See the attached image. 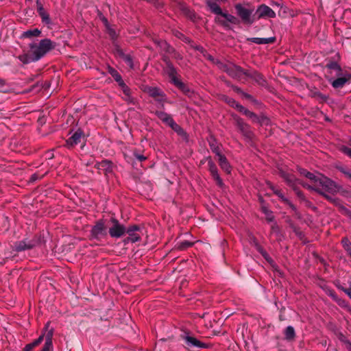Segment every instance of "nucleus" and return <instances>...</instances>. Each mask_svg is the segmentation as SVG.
<instances>
[{"label":"nucleus","instance_id":"obj_1","mask_svg":"<svg viewBox=\"0 0 351 351\" xmlns=\"http://www.w3.org/2000/svg\"><path fill=\"white\" fill-rule=\"evenodd\" d=\"M299 171L301 175L307 178L311 182V184H304L305 187L317 191L328 200L336 204L338 199L326 194L327 193L334 194L338 191L337 185L335 182L322 174L316 176L304 169H300Z\"/></svg>","mask_w":351,"mask_h":351},{"label":"nucleus","instance_id":"obj_2","mask_svg":"<svg viewBox=\"0 0 351 351\" xmlns=\"http://www.w3.org/2000/svg\"><path fill=\"white\" fill-rule=\"evenodd\" d=\"M55 45L48 38L43 39L39 43H32L29 45V51L33 56L32 60L38 61L43 58L48 51L53 49Z\"/></svg>","mask_w":351,"mask_h":351},{"label":"nucleus","instance_id":"obj_3","mask_svg":"<svg viewBox=\"0 0 351 351\" xmlns=\"http://www.w3.org/2000/svg\"><path fill=\"white\" fill-rule=\"evenodd\" d=\"M235 10L244 24L252 25L256 21L255 14H253L254 10L249 9L240 3L235 5Z\"/></svg>","mask_w":351,"mask_h":351},{"label":"nucleus","instance_id":"obj_4","mask_svg":"<svg viewBox=\"0 0 351 351\" xmlns=\"http://www.w3.org/2000/svg\"><path fill=\"white\" fill-rule=\"evenodd\" d=\"M219 67L228 75L234 79H241L247 73L240 66L232 63H219Z\"/></svg>","mask_w":351,"mask_h":351},{"label":"nucleus","instance_id":"obj_5","mask_svg":"<svg viewBox=\"0 0 351 351\" xmlns=\"http://www.w3.org/2000/svg\"><path fill=\"white\" fill-rule=\"evenodd\" d=\"M142 90L147 93L150 97H153L156 101L163 108L164 103L166 101V97L164 93L160 89L156 87L149 86H143Z\"/></svg>","mask_w":351,"mask_h":351},{"label":"nucleus","instance_id":"obj_6","mask_svg":"<svg viewBox=\"0 0 351 351\" xmlns=\"http://www.w3.org/2000/svg\"><path fill=\"white\" fill-rule=\"evenodd\" d=\"M107 236V227L104 221H98L92 228L90 237L93 239L101 241Z\"/></svg>","mask_w":351,"mask_h":351},{"label":"nucleus","instance_id":"obj_7","mask_svg":"<svg viewBox=\"0 0 351 351\" xmlns=\"http://www.w3.org/2000/svg\"><path fill=\"white\" fill-rule=\"evenodd\" d=\"M181 337L184 341L186 348L189 350H193L195 348H206L208 347L206 343L201 342L189 333L182 335Z\"/></svg>","mask_w":351,"mask_h":351},{"label":"nucleus","instance_id":"obj_8","mask_svg":"<svg viewBox=\"0 0 351 351\" xmlns=\"http://www.w3.org/2000/svg\"><path fill=\"white\" fill-rule=\"evenodd\" d=\"M256 21L259 19H274L276 17V12L268 5L261 4L258 5L254 13Z\"/></svg>","mask_w":351,"mask_h":351},{"label":"nucleus","instance_id":"obj_9","mask_svg":"<svg viewBox=\"0 0 351 351\" xmlns=\"http://www.w3.org/2000/svg\"><path fill=\"white\" fill-rule=\"evenodd\" d=\"M112 226L109 228V234L112 238H120L125 234V227L115 218L111 219Z\"/></svg>","mask_w":351,"mask_h":351},{"label":"nucleus","instance_id":"obj_10","mask_svg":"<svg viewBox=\"0 0 351 351\" xmlns=\"http://www.w3.org/2000/svg\"><path fill=\"white\" fill-rule=\"evenodd\" d=\"M234 119L237 128L243 136L247 140H252L254 137V133L251 130L250 125L238 116H234Z\"/></svg>","mask_w":351,"mask_h":351},{"label":"nucleus","instance_id":"obj_11","mask_svg":"<svg viewBox=\"0 0 351 351\" xmlns=\"http://www.w3.org/2000/svg\"><path fill=\"white\" fill-rule=\"evenodd\" d=\"M335 76L337 77V79L332 80L330 78L328 80L335 88H342L351 79V75L348 73L342 72L341 74H337Z\"/></svg>","mask_w":351,"mask_h":351},{"label":"nucleus","instance_id":"obj_12","mask_svg":"<svg viewBox=\"0 0 351 351\" xmlns=\"http://www.w3.org/2000/svg\"><path fill=\"white\" fill-rule=\"evenodd\" d=\"M37 241L34 239H25L14 243V249L17 252L30 250L36 245Z\"/></svg>","mask_w":351,"mask_h":351},{"label":"nucleus","instance_id":"obj_13","mask_svg":"<svg viewBox=\"0 0 351 351\" xmlns=\"http://www.w3.org/2000/svg\"><path fill=\"white\" fill-rule=\"evenodd\" d=\"M141 230L139 226L132 225L126 228L125 233L132 239V243H135L141 240V235L138 233Z\"/></svg>","mask_w":351,"mask_h":351},{"label":"nucleus","instance_id":"obj_14","mask_svg":"<svg viewBox=\"0 0 351 351\" xmlns=\"http://www.w3.org/2000/svg\"><path fill=\"white\" fill-rule=\"evenodd\" d=\"M208 167L209 171L212 175L213 179L216 181L217 184L219 186L222 187L223 186V182L218 173V170L216 165L213 161L210 160L208 161Z\"/></svg>","mask_w":351,"mask_h":351},{"label":"nucleus","instance_id":"obj_15","mask_svg":"<svg viewBox=\"0 0 351 351\" xmlns=\"http://www.w3.org/2000/svg\"><path fill=\"white\" fill-rule=\"evenodd\" d=\"M269 185L270 189L273 191L274 193L276 194L282 200V202L289 205L293 210H296L295 206L287 198L285 197L280 189H277L270 183Z\"/></svg>","mask_w":351,"mask_h":351},{"label":"nucleus","instance_id":"obj_16","mask_svg":"<svg viewBox=\"0 0 351 351\" xmlns=\"http://www.w3.org/2000/svg\"><path fill=\"white\" fill-rule=\"evenodd\" d=\"M83 135V132L81 130H77L67 141L66 146L68 147H72L80 142V139Z\"/></svg>","mask_w":351,"mask_h":351},{"label":"nucleus","instance_id":"obj_17","mask_svg":"<svg viewBox=\"0 0 351 351\" xmlns=\"http://www.w3.org/2000/svg\"><path fill=\"white\" fill-rule=\"evenodd\" d=\"M247 40L257 45H266L274 43L276 40V38H249Z\"/></svg>","mask_w":351,"mask_h":351},{"label":"nucleus","instance_id":"obj_18","mask_svg":"<svg viewBox=\"0 0 351 351\" xmlns=\"http://www.w3.org/2000/svg\"><path fill=\"white\" fill-rule=\"evenodd\" d=\"M221 16H223L226 20V21H221L219 19H218V21L222 25H223L225 27H228V23H230L232 24H237L239 23V20L234 16H233L232 14H228V13H226V12H223Z\"/></svg>","mask_w":351,"mask_h":351},{"label":"nucleus","instance_id":"obj_19","mask_svg":"<svg viewBox=\"0 0 351 351\" xmlns=\"http://www.w3.org/2000/svg\"><path fill=\"white\" fill-rule=\"evenodd\" d=\"M95 167L100 171L105 173L112 171V163L107 160H104L95 165Z\"/></svg>","mask_w":351,"mask_h":351},{"label":"nucleus","instance_id":"obj_20","mask_svg":"<svg viewBox=\"0 0 351 351\" xmlns=\"http://www.w3.org/2000/svg\"><path fill=\"white\" fill-rule=\"evenodd\" d=\"M217 157L221 168L227 173H230L231 172V166L230 165L226 156L221 154H219Z\"/></svg>","mask_w":351,"mask_h":351},{"label":"nucleus","instance_id":"obj_21","mask_svg":"<svg viewBox=\"0 0 351 351\" xmlns=\"http://www.w3.org/2000/svg\"><path fill=\"white\" fill-rule=\"evenodd\" d=\"M165 72L169 77L171 82L172 83H173L175 81H176L178 79L177 77V71L171 63H170V62L167 63Z\"/></svg>","mask_w":351,"mask_h":351},{"label":"nucleus","instance_id":"obj_22","mask_svg":"<svg viewBox=\"0 0 351 351\" xmlns=\"http://www.w3.org/2000/svg\"><path fill=\"white\" fill-rule=\"evenodd\" d=\"M155 114L166 125H170L173 121V118L169 114L163 111H156Z\"/></svg>","mask_w":351,"mask_h":351},{"label":"nucleus","instance_id":"obj_23","mask_svg":"<svg viewBox=\"0 0 351 351\" xmlns=\"http://www.w3.org/2000/svg\"><path fill=\"white\" fill-rule=\"evenodd\" d=\"M206 3L213 13L217 15L222 14L223 12L221 8L213 0H206Z\"/></svg>","mask_w":351,"mask_h":351},{"label":"nucleus","instance_id":"obj_24","mask_svg":"<svg viewBox=\"0 0 351 351\" xmlns=\"http://www.w3.org/2000/svg\"><path fill=\"white\" fill-rule=\"evenodd\" d=\"M326 67L329 72L331 74L334 73L335 75L337 74H341V73H342L341 66L337 62H330L326 65Z\"/></svg>","mask_w":351,"mask_h":351},{"label":"nucleus","instance_id":"obj_25","mask_svg":"<svg viewBox=\"0 0 351 351\" xmlns=\"http://www.w3.org/2000/svg\"><path fill=\"white\" fill-rule=\"evenodd\" d=\"M108 71L111 75V76L114 79V80L119 84V85L123 84V80H122L121 75L115 69L109 66L108 67Z\"/></svg>","mask_w":351,"mask_h":351},{"label":"nucleus","instance_id":"obj_26","mask_svg":"<svg viewBox=\"0 0 351 351\" xmlns=\"http://www.w3.org/2000/svg\"><path fill=\"white\" fill-rule=\"evenodd\" d=\"M43 338L44 335H42L32 343L27 344L24 348L23 351H32L34 348L38 346L43 341Z\"/></svg>","mask_w":351,"mask_h":351},{"label":"nucleus","instance_id":"obj_27","mask_svg":"<svg viewBox=\"0 0 351 351\" xmlns=\"http://www.w3.org/2000/svg\"><path fill=\"white\" fill-rule=\"evenodd\" d=\"M285 337L287 341H292L295 339V332L293 327L289 326L285 330Z\"/></svg>","mask_w":351,"mask_h":351},{"label":"nucleus","instance_id":"obj_28","mask_svg":"<svg viewBox=\"0 0 351 351\" xmlns=\"http://www.w3.org/2000/svg\"><path fill=\"white\" fill-rule=\"evenodd\" d=\"M176 87H178L181 91H182L184 94L189 95L190 93L189 88L182 81L178 79L173 83Z\"/></svg>","mask_w":351,"mask_h":351},{"label":"nucleus","instance_id":"obj_29","mask_svg":"<svg viewBox=\"0 0 351 351\" xmlns=\"http://www.w3.org/2000/svg\"><path fill=\"white\" fill-rule=\"evenodd\" d=\"M41 32L37 29L35 28L34 29H29L26 32H24L22 34V37L23 38H32V37H37L40 34Z\"/></svg>","mask_w":351,"mask_h":351},{"label":"nucleus","instance_id":"obj_30","mask_svg":"<svg viewBox=\"0 0 351 351\" xmlns=\"http://www.w3.org/2000/svg\"><path fill=\"white\" fill-rule=\"evenodd\" d=\"M38 12V14L42 19V21L46 24H50L51 20L49 18V14L45 10L44 8H39V10H37Z\"/></svg>","mask_w":351,"mask_h":351},{"label":"nucleus","instance_id":"obj_31","mask_svg":"<svg viewBox=\"0 0 351 351\" xmlns=\"http://www.w3.org/2000/svg\"><path fill=\"white\" fill-rule=\"evenodd\" d=\"M18 58L23 64H28L31 62H36V60H32L33 56H32L30 51L28 53H23L20 55Z\"/></svg>","mask_w":351,"mask_h":351},{"label":"nucleus","instance_id":"obj_32","mask_svg":"<svg viewBox=\"0 0 351 351\" xmlns=\"http://www.w3.org/2000/svg\"><path fill=\"white\" fill-rule=\"evenodd\" d=\"M282 177L285 180L287 184L290 186H293L295 184V178L292 174H289L285 172H282Z\"/></svg>","mask_w":351,"mask_h":351},{"label":"nucleus","instance_id":"obj_33","mask_svg":"<svg viewBox=\"0 0 351 351\" xmlns=\"http://www.w3.org/2000/svg\"><path fill=\"white\" fill-rule=\"evenodd\" d=\"M122 89L124 95H125L126 98L125 100L128 102L132 103L133 102V98L130 96V88L126 86L125 82H123V84L119 85Z\"/></svg>","mask_w":351,"mask_h":351},{"label":"nucleus","instance_id":"obj_34","mask_svg":"<svg viewBox=\"0 0 351 351\" xmlns=\"http://www.w3.org/2000/svg\"><path fill=\"white\" fill-rule=\"evenodd\" d=\"M221 99L230 106L233 107L234 108L236 107V105L238 104V102H237L233 98L229 97L226 95H223L221 97Z\"/></svg>","mask_w":351,"mask_h":351},{"label":"nucleus","instance_id":"obj_35","mask_svg":"<svg viewBox=\"0 0 351 351\" xmlns=\"http://www.w3.org/2000/svg\"><path fill=\"white\" fill-rule=\"evenodd\" d=\"M262 210H263V213L265 215L267 221H268L269 222H271L274 221V216L273 215V213L271 210H268L265 207H263L262 208Z\"/></svg>","mask_w":351,"mask_h":351},{"label":"nucleus","instance_id":"obj_36","mask_svg":"<svg viewBox=\"0 0 351 351\" xmlns=\"http://www.w3.org/2000/svg\"><path fill=\"white\" fill-rule=\"evenodd\" d=\"M49 326V322H47L46 326H45V329L47 330V333L45 335V341L52 342V337H53V329L48 330Z\"/></svg>","mask_w":351,"mask_h":351},{"label":"nucleus","instance_id":"obj_37","mask_svg":"<svg viewBox=\"0 0 351 351\" xmlns=\"http://www.w3.org/2000/svg\"><path fill=\"white\" fill-rule=\"evenodd\" d=\"M246 117L250 118L252 122L254 123H259L260 119L259 117L254 112L248 110L246 114H245Z\"/></svg>","mask_w":351,"mask_h":351},{"label":"nucleus","instance_id":"obj_38","mask_svg":"<svg viewBox=\"0 0 351 351\" xmlns=\"http://www.w3.org/2000/svg\"><path fill=\"white\" fill-rule=\"evenodd\" d=\"M169 127L179 134H182L184 133L182 128L174 121L171 123Z\"/></svg>","mask_w":351,"mask_h":351},{"label":"nucleus","instance_id":"obj_39","mask_svg":"<svg viewBox=\"0 0 351 351\" xmlns=\"http://www.w3.org/2000/svg\"><path fill=\"white\" fill-rule=\"evenodd\" d=\"M125 62V64L130 68V69H133L134 67V65H133V61H132V56L130 55V54H126L122 59Z\"/></svg>","mask_w":351,"mask_h":351},{"label":"nucleus","instance_id":"obj_40","mask_svg":"<svg viewBox=\"0 0 351 351\" xmlns=\"http://www.w3.org/2000/svg\"><path fill=\"white\" fill-rule=\"evenodd\" d=\"M210 144V149H212V151L217 155V156H219V154H221L220 153V150H219V147L217 145H216V143H215V140H213V141H210L209 143Z\"/></svg>","mask_w":351,"mask_h":351},{"label":"nucleus","instance_id":"obj_41","mask_svg":"<svg viewBox=\"0 0 351 351\" xmlns=\"http://www.w3.org/2000/svg\"><path fill=\"white\" fill-rule=\"evenodd\" d=\"M341 243L346 251L351 247V242L346 237L342 239Z\"/></svg>","mask_w":351,"mask_h":351},{"label":"nucleus","instance_id":"obj_42","mask_svg":"<svg viewBox=\"0 0 351 351\" xmlns=\"http://www.w3.org/2000/svg\"><path fill=\"white\" fill-rule=\"evenodd\" d=\"M53 348L52 342L45 341V345L40 351H50Z\"/></svg>","mask_w":351,"mask_h":351},{"label":"nucleus","instance_id":"obj_43","mask_svg":"<svg viewBox=\"0 0 351 351\" xmlns=\"http://www.w3.org/2000/svg\"><path fill=\"white\" fill-rule=\"evenodd\" d=\"M339 171L343 173L347 178H348L349 179H350L351 178V171L347 169V168H345V167H340L339 168Z\"/></svg>","mask_w":351,"mask_h":351},{"label":"nucleus","instance_id":"obj_44","mask_svg":"<svg viewBox=\"0 0 351 351\" xmlns=\"http://www.w3.org/2000/svg\"><path fill=\"white\" fill-rule=\"evenodd\" d=\"M235 109H237L239 112H241L244 115L249 110L247 108H245L244 106L239 104V103H238V104L236 105Z\"/></svg>","mask_w":351,"mask_h":351},{"label":"nucleus","instance_id":"obj_45","mask_svg":"<svg viewBox=\"0 0 351 351\" xmlns=\"http://www.w3.org/2000/svg\"><path fill=\"white\" fill-rule=\"evenodd\" d=\"M235 109H237L239 112H241L244 115L249 110L247 108H245L244 106L239 104V103H238V104L236 105Z\"/></svg>","mask_w":351,"mask_h":351},{"label":"nucleus","instance_id":"obj_46","mask_svg":"<svg viewBox=\"0 0 351 351\" xmlns=\"http://www.w3.org/2000/svg\"><path fill=\"white\" fill-rule=\"evenodd\" d=\"M342 152L351 158V148L343 146L341 149Z\"/></svg>","mask_w":351,"mask_h":351},{"label":"nucleus","instance_id":"obj_47","mask_svg":"<svg viewBox=\"0 0 351 351\" xmlns=\"http://www.w3.org/2000/svg\"><path fill=\"white\" fill-rule=\"evenodd\" d=\"M192 245V243L189 241H184V242H182L180 245H179V248L181 249V250H184V249H186L190 246Z\"/></svg>","mask_w":351,"mask_h":351},{"label":"nucleus","instance_id":"obj_48","mask_svg":"<svg viewBox=\"0 0 351 351\" xmlns=\"http://www.w3.org/2000/svg\"><path fill=\"white\" fill-rule=\"evenodd\" d=\"M342 290L348 294V295L351 299V281L349 282V287L348 288H343Z\"/></svg>","mask_w":351,"mask_h":351},{"label":"nucleus","instance_id":"obj_49","mask_svg":"<svg viewBox=\"0 0 351 351\" xmlns=\"http://www.w3.org/2000/svg\"><path fill=\"white\" fill-rule=\"evenodd\" d=\"M328 295L331 297L334 300L337 301V296L335 293V292L332 290H329L328 292Z\"/></svg>","mask_w":351,"mask_h":351},{"label":"nucleus","instance_id":"obj_50","mask_svg":"<svg viewBox=\"0 0 351 351\" xmlns=\"http://www.w3.org/2000/svg\"><path fill=\"white\" fill-rule=\"evenodd\" d=\"M116 55L123 59L126 54L121 49H117Z\"/></svg>","mask_w":351,"mask_h":351},{"label":"nucleus","instance_id":"obj_51","mask_svg":"<svg viewBox=\"0 0 351 351\" xmlns=\"http://www.w3.org/2000/svg\"><path fill=\"white\" fill-rule=\"evenodd\" d=\"M134 157L139 161H143V160H146V158H147L145 156H144L143 155L140 154L134 153Z\"/></svg>","mask_w":351,"mask_h":351},{"label":"nucleus","instance_id":"obj_52","mask_svg":"<svg viewBox=\"0 0 351 351\" xmlns=\"http://www.w3.org/2000/svg\"><path fill=\"white\" fill-rule=\"evenodd\" d=\"M271 230H272L274 232H278V230H279V228H278V226L276 223H274V225H272V226H271Z\"/></svg>","mask_w":351,"mask_h":351},{"label":"nucleus","instance_id":"obj_53","mask_svg":"<svg viewBox=\"0 0 351 351\" xmlns=\"http://www.w3.org/2000/svg\"><path fill=\"white\" fill-rule=\"evenodd\" d=\"M36 3L37 10H39L40 8H44L40 0H36Z\"/></svg>","mask_w":351,"mask_h":351},{"label":"nucleus","instance_id":"obj_54","mask_svg":"<svg viewBox=\"0 0 351 351\" xmlns=\"http://www.w3.org/2000/svg\"><path fill=\"white\" fill-rule=\"evenodd\" d=\"M108 32H109V34H110V36L112 38H114L115 37V36H116V33H115V32H114L113 29H108Z\"/></svg>","mask_w":351,"mask_h":351},{"label":"nucleus","instance_id":"obj_55","mask_svg":"<svg viewBox=\"0 0 351 351\" xmlns=\"http://www.w3.org/2000/svg\"><path fill=\"white\" fill-rule=\"evenodd\" d=\"M123 242L125 243H128L130 242L132 243V239H130V236H128L126 239H124Z\"/></svg>","mask_w":351,"mask_h":351},{"label":"nucleus","instance_id":"obj_56","mask_svg":"<svg viewBox=\"0 0 351 351\" xmlns=\"http://www.w3.org/2000/svg\"><path fill=\"white\" fill-rule=\"evenodd\" d=\"M346 349L348 350V351H351V343L350 342H348L346 343Z\"/></svg>","mask_w":351,"mask_h":351},{"label":"nucleus","instance_id":"obj_57","mask_svg":"<svg viewBox=\"0 0 351 351\" xmlns=\"http://www.w3.org/2000/svg\"><path fill=\"white\" fill-rule=\"evenodd\" d=\"M346 252L350 256H351V247L349 249H348Z\"/></svg>","mask_w":351,"mask_h":351},{"label":"nucleus","instance_id":"obj_58","mask_svg":"<svg viewBox=\"0 0 351 351\" xmlns=\"http://www.w3.org/2000/svg\"><path fill=\"white\" fill-rule=\"evenodd\" d=\"M4 84V82L2 80L0 79V86H3Z\"/></svg>","mask_w":351,"mask_h":351},{"label":"nucleus","instance_id":"obj_59","mask_svg":"<svg viewBox=\"0 0 351 351\" xmlns=\"http://www.w3.org/2000/svg\"><path fill=\"white\" fill-rule=\"evenodd\" d=\"M271 5H278V6L279 5V4H278V3H273Z\"/></svg>","mask_w":351,"mask_h":351},{"label":"nucleus","instance_id":"obj_60","mask_svg":"<svg viewBox=\"0 0 351 351\" xmlns=\"http://www.w3.org/2000/svg\"><path fill=\"white\" fill-rule=\"evenodd\" d=\"M236 90H237V92H240V91H241V90H240L239 88H236Z\"/></svg>","mask_w":351,"mask_h":351}]
</instances>
